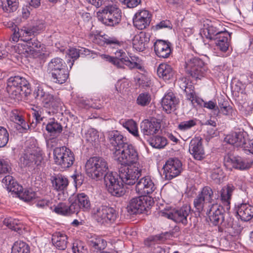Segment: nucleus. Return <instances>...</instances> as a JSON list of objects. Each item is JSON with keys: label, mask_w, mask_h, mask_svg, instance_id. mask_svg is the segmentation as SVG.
Listing matches in <instances>:
<instances>
[{"label": "nucleus", "mask_w": 253, "mask_h": 253, "mask_svg": "<svg viewBox=\"0 0 253 253\" xmlns=\"http://www.w3.org/2000/svg\"><path fill=\"white\" fill-rule=\"evenodd\" d=\"M114 159L123 166L120 169V177L129 185L135 184L141 176L142 167L138 162V154L131 144H125L121 149L113 152Z\"/></svg>", "instance_id": "nucleus-1"}, {"label": "nucleus", "mask_w": 253, "mask_h": 253, "mask_svg": "<svg viewBox=\"0 0 253 253\" xmlns=\"http://www.w3.org/2000/svg\"><path fill=\"white\" fill-rule=\"evenodd\" d=\"M108 169L107 161L103 158H90L86 163L85 170L87 175L96 180L101 179Z\"/></svg>", "instance_id": "nucleus-2"}, {"label": "nucleus", "mask_w": 253, "mask_h": 253, "mask_svg": "<svg viewBox=\"0 0 253 253\" xmlns=\"http://www.w3.org/2000/svg\"><path fill=\"white\" fill-rule=\"evenodd\" d=\"M33 96L36 100L42 102L44 107L52 109L51 112H47L49 115L51 113H55L62 104L60 98L58 96L50 93L42 86L37 87L34 91Z\"/></svg>", "instance_id": "nucleus-3"}, {"label": "nucleus", "mask_w": 253, "mask_h": 253, "mask_svg": "<svg viewBox=\"0 0 253 253\" xmlns=\"http://www.w3.org/2000/svg\"><path fill=\"white\" fill-rule=\"evenodd\" d=\"M47 71L51 74L53 81L59 84L64 83L68 78L65 62L60 58H52L48 63Z\"/></svg>", "instance_id": "nucleus-4"}, {"label": "nucleus", "mask_w": 253, "mask_h": 253, "mask_svg": "<svg viewBox=\"0 0 253 253\" xmlns=\"http://www.w3.org/2000/svg\"><path fill=\"white\" fill-rule=\"evenodd\" d=\"M98 20L108 26H115L121 20V10L116 5H108L97 13Z\"/></svg>", "instance_id": "nucleus-5"}, {"label": "nucleus", "mask_w": 253, "mask_h": 253, "mask_svg": "<svg viewBox=\"0 0 253 253\" xmlns=\"http://www.w3.org/2000/svg\"><path fill=\"white\" fill-rule=\"evenodd\" d=\"M92 215L97 222L108 225L115 221L118 216V212L112 207L101 205L95 207L92 209Z\"/></svg>", "instance_id": "nucleus-6"}, {"label": "nucleus", "mask_w": 253, "mask_h": 253, "mask_svg": "<svg viewBox=\"0 0 253 253\" xmlns=\"http://www.w3.org/2000/svg\"><path fill=\"white\" fill-rule=\"evenodd\" d=\"M103 177L107 191L112 195L121 197L124 195L125 190L123 183L128 184L122 180L120 174L118 175L116 173H107Z\"/></svg>", "instance_id": "nucleus-7"}, {"label": "nucleus", "mask_w": 253, "mask_h": 253, "mask_svg": "<svg viewBox=\"0 0 253 253\" xmlns=\"http://www.w3.org/2000/svg\"><path fill=\"white\" fill-rule=\"evenodd\" d=\"M185 68L186 74L196 79L204 77L206 71L203 61L193 56L188 57L185 61Z\"/></svg>", "instance_id": "nucleus-8"}, {"label": "nucleus", "mask_w": 253, "mask_h": 253, "mask_svg": "<svg viewBox=\"0 0 253 253\" xmlns=\"http://www.w3.org/2000/svg\"><path fill=\"white\" fill-rule=\"evenodd\" d=\"M53 155L55 164L63 169L70 168L75 161L73 152L66 147L55 148L54 149Z\"/></svg>", "instance_id": "nucleus-9"}, {"label": "nucleus", "mask_w": 253, "mask_h": 253, "mask_svg": "<svg viewBox=\"0 0 253 253\" xmlns=\"http://www.w3.org/2000/svg\"><path fill=\"white\" fill-rule=\"evenodd\" d=\"M153 204L150 197L141 195L131 199L127 206V211L130 215L142 213Z\"/></svg>", "instance_id": "nucleus-10"}, {"label": "nucleus", "mask_w": 253, "mask_h": 253, "mask_svg": "<svg viewBox=\"0 0 253 253\" xmlns=\"http://www.w3.org/2000/svg\"><path fill=\"white\" fill-rule=\"evenodd\" d=\"M245 133L242 131L235 132L227 135L224 141L227 143L234 145L237 147H241L244 150L253 154V138L246 142L245 138Z\"/></svg>", "instance_id": "nucleus-11"}, {"label": "nucleus", "mask_w": 253, "mask_h": 253, "mask_svg": "<svg viewBox=\"0 0 253 253\" xmlns=\"http://www.w3.org/2000/svg\"><path fill=\"white\" fill-rule=\"evenodd\" d=\"M43 152L37 148L23 154L20 158V163L24 167L39 166L43 161Z\"/></svg>", "instance_id": "nucleus-12"}, {"label": "nucleus", "mask_w": 253, "mask_h": 253, "mask_svg": "<svg viewBox=\"0 0 253 253\" xmlns=\"http://www.w3.org/2000/svg\"><path fill=\"white\" fill-rule=\"evenodd\" d=\"M164 174L168 180L179 175L182 170V165L181 162L176 158L169 159L163 166Z\"/></svg>", "instance_id": "nucleus-13"}, {"label": "nucleus", "mask_w": 253, "mask_h": 253, "mask_svg": "<svg viewBox=\"0 0 253 253\" xmlns=\"http://www.w3.org/2000/svg\"><path fill=\"white\" fill-rule=\"evenodd\" d=\"M190 211V206L185 205L179 209L173 210L172 211L166 213V215L168 218L173 220L176 223L185 225L188 223L187 217Z\"/></svg>", "instance_id": "nucleus-14"}, {"label": "nucleus", "mask_w": 253, "mask_h": 253, "mask_svg": "<svg viewBox=\"0 0 253 253\" xmlns=\"http://www.w3.org/2000/svg\"><path fill=\"white\" fill-rule=\"evenodd\" d=\"M25 42L23 44L24 50L28 55L33 58L41 57L42 55L40 51L41 42L36 38H25L22 39Z\"/></svg>", "instance_id": "nucleus-15"}, {"label": "nucleus", "mask_w": 253, "mask_h": 253, "mask_svg": "<svg viewBox=\"0 0 253 253\" xmlns=\"http://www.w3.org/2000/svg\"><path fill=\"white\" fill-rule=\"evenodd\" d=\"M151 19L152 15L149 11H138L133 18L134 26L139 30L145 29L149 26Z\"/></svg>", "instance_id": "nucleus-16"}, {"label": "nucleus", "mask_w": 253, "mask_h": 253, "mask_svg": "<svg viewBox=\"0 0 253 253\" xmlns=\"http://www.w3.org/2000/svg\"><path fill=\"white\" fill-rule=\"evenodd\" d=\"M156 189V186L149 176H144L140 179L136 183L135 190L136 193L144 196L151 194Z\"/></svg>", "instance_id": "nucleus-17"}, {"label": "nucleus", "mask_w": 253, "mask_h": 253, "mask_svg": "<svg viewBox=\"0 0 253 253\" xmlns=\"http://www.w3.org/2000/svg\"><path fill=\"white\" fill-rule=\"evenodd\" d=\"M70 203L75 207V212L78 213L80 210L88 211L90 208V202L88 197L84 193L78 194L76 196L70 198Z\"/></svg>", "instance_id": "nucleus-18"}, {"label": "nucleus", "mask_w": 253, "mask_h": 253, "mask_svg": "<svg viewBox=\"0 0 253 253\" xmlns=\"http://www.w3.org/2000/svg\"><path fill=\"white\" fill-rule=\"evenodd\" d=\"M206 213L213 225H218L223 222L224 220L223 209L218 204L209 205V209H207Z\"/></svg>", "instance_id": "nucleus-19"}, {"label": "nucleus", "mask_w": 253, "mask_h": 253, "mask_svg": "<svg viewBox=\"0 0 253 253\" xmlns=\"http://www.w3.org/2000/svg\"><path fill=\"white\" fill-rule=\"evenodd\" d=\"M189 151L195 160L200 161L205 158V151L201 137H196L191 140Z\"/></svg>", "instance_id": "nucleus-20"}, {"label": "nucleus", "mask_w": 253, "mask_h": 253, "mask_svg": "<svg viewBox=\"0 0 253 253\" xmlns=\"http://www.w3.org/2000/svg\"><path fill=\"white\" fill-rule=\"evenodd\" d=\"M10 119L14 123V127L20 133L26 132L30 128L21 113L17 110L11 112Z\"/></svg>", "instance_id": "nucleus-21"}, {"label": "nucleus", "mask_w": 253, "mask_h": 253, "mask_svg": "<svg viewBox=\"0 0 253 253\" xmlns=\"http://www.w3.org/2000/svg\"><path fill=\"white\" fill-rule=\"evenodd\" d=\"M161 128L160 122L156 119H146L140 124L141 132L144 135H151L157 133Z\"/></svg>", "instance_id": "nucleus-22"}, {"label": "nucleus", "mask_w": 253, "mask_h": 253, "mask_svg": "<svg viewBox=\"0 0 253 253\" xmlns=\"http://www.w3.org/2000/svg\"><path fill=\"white\" fill-rule=\"evenodd\" d=\"M108 139L110 145L113 148H112L113 152L115 150L121 149L122 147L128 143L126 142V139L124 137L121 133L117 130H113L108 132Z\"/></svg>", "instance_id": "nucleus-23"}, {"label": "nucleus", "mask_w": 253, "mask_h": 253, "mask_svg": "<svg viewBox=\"0 0 253 253\" xmlns=\"http://www.w3.org/2000/svg\"><path fill=\"white\" fill-rule=\"evenodd\" d=\"M90 51L84 47L70 48L66 51V58L67 63H69L71 69L74 64V61L80 56L89 55Z\"/></svg>", "instance_id": "nucleus-24"}, {"label": "nucleus", "mask_w": 253, "mask_h": 253, "mask_svg": "<svg viewBox=\"0 0 253 253\" xmlns=\"http://www.w3.org/2000/svg\"><path fill=\"white\" fill-rule=\"evenodd\" d=\"M150 36L148 33L140 32L134 36L132 39L133 47L139 51H143L147 47Z\"/></svg>", "instance_id": "nucleus-25"}, {"label": "nucleus", "mask_w": 253, "mask_h": 253, "mask_svg": "<svg viewBox=\"0 0 253 253\" xmlns=\"http://www.w3.org/2000/svg\"><path fill=\"white\" fill-rule=\"evenodd\" d=\"M156 54L160 58H167L171 52L170 43L165 41L158 40L154 44Z\"/></svg>", "instance_id": "nucleus-26"}, {"label": "nucleus", "mask_w": 253, "mask_h": 253, "mask_svg": "<svg viewBox=\"0 0 253 253\" xmlns=\"http://www.w3.org/2000/svg\"><path fill=\"white\" fill-rule=\"evenodd\" d=\"M178 103V99L175 97L172 92H169L166 94L162 100V105L163 109L167 113H170L176 110V106Z\"/></svg>", "instance_id": "nucleus-27"}, {"label": "nucleus", "mask_w": 253, "mask_h": 253, "mask_svg": "<svg viewBox=\"0 0 253 253\" xmlns=\"http://www.w3.org/2000/svg\"><path fill=\"white\" fill-rule=\"evenodd\" d=\"M237 213L244 221H248L253 217V207L248 204H242L237 208Z\"/></svg>", "instance_id": "nucleus-28"}, {"label": "nucleus", "mask_w": 253, "mask_h": 253, "mask_svg": "<svg viewBox=\"0 0 253 253\" xmlns=\"http://www.w3.org/2000/svg\"><path fill=\"white\" fill-rule=\"evenodd\" d=\"M50 179L53 187L57 191L65 190L69 184L67 178L60 174H54L51 176Z\"/></svg>", "instance_id": "nucleus-29"}, {"label": "nucleus", "mask_w": 253, "mask_h": 253, "mask_svg": "<svg viewBox=\"0 0 253 253\" xmlns=\"http://www.w3.org/2000/svg\"><path fill=\"white\" fill-rule=\"evenodd\" d=\"M20 87L22 86L24 89L25 96H27L30 93V84L28 81L24 78L21 76L11 77L7 81V83Z\"/></svg>", "instance_id": "nucleus-30"}, {"label": "nucleus", "mask_w": 253, "mask_h": 253, "mask_svg": "<svg viewBox=\"0 0 253 253\" xmlns=\"http://www.w3.org/2000/svg\"><path fill=\"white\" fill-rule=\"evenodd\" d=\"M88 244L91 250L96 253H109L103 251L106 247L107 242L101 238L92 237L88 241Z\"/></svg>", "instance_id": "nucleus-31"}, {"label": "nucleus", "mask_w": 253, "mask_h": 253, "mask_svg": "<svg viewBox=\"0 0 253 253\" xmlns=\"http://www.w3.org/2000/svg\"><path fill=\"white\" fill-rule=\"evenodd\" d=\"M235 188L232 184L223 187L220 191V200L222 204L226 206V209L230 208L231 196Z\"/></svg>", "instance_id": "nucleus-32"}, {"label": "nucleus", "mask_w": 253, "mask_h": 253, "mask_svg": "<svg viewBox=\"0 0 253 253\" xmlns=\"http://www.w3.org/2000/svg\"><path fill=\"white\" fill-rule=\"evenodd\" d=\"M67 236L64 233L56 232L52 235L51 241L58 250H64L67 248Z\"/></svg>", "instance_id": "nucleus-33"}, {"label": "nucleus", "mask_w": 253, "mask_h": 253, "mask_svg": "<svg viewBox=\"0 0 253 253\" xmlns=\"http://www.w3.org/2000/svg\"><path fill=\"white\" fill-rule=\"evenodd\" d=\"M2 183L9 192L15 193L22 189L13 177L9 175L5 176L2 180Z\"/></svg>", "instance_id": "nucleus-34"}, {"label": "nucleus", "mask_w": 253, "mask_h": 253, "mask_svg": "<svg viewBox=\"0 0 253 253\" xmlns=\"http://www.w3.org/2000/svg\"><path fill=\"white\" fill-rule=\"evenodd\" d=\"M180 87L184 90L186 94V97L188 100L192 103L196 96L193 89V86L191 83L189 84L186 78H182L178 81Z\"/></svg>", "instance_id": "nucleus-35"}, {"label": "nucleus", "mask_w": 253, "mask_h": 253, "mask_svg": "<svg viewBox=\"0 0 253 253\" xmlns=\"http://www.w3.org/2000/svg\"><path fill=\"white\" fill-rule=\"evenodd\" d=\"M157 74L160 78H163L164 80H169L172 77L173 71L169 65L162 63L158 67Z\"/></svg>", "instance_id": "nucleus-36"}, {"label": "nucleus", "mask_w": 253, "mask_h": 253, "mask_svg": "<svg viewBox=\"0 0 253 253\" xmlns=\"http://www.w3.org/2000/svg\"><path fill=\"white\" fill-rule=\"evenodd\" d=\"M229 38H230V35L226 31L214 40L217 48L220 51L226 52L228 49L230 45Z\"/></svg>", "instance_id": "nucleus-37"}, {"label": "nucleus", "mask_w": 253, "mask_h": 253, "mask_svg": "<svg viewBox=\"0 0 253 253\" xmlns=\"http://www.w3.org/2000/svg\"><path fill=\"white\" fill-rule=\"evenodd\" d=\"M70 205L65 203H59L54 209V211L57 214L62 215H70L75 213V207L70 203Z\"/></svg>", "instance_id": "nucleus-38"}, {"label": "nucleus", "mask_w": 253, "mask_h": 253, "mask_svg": "<svg viewBox=\"0 0 253 253\" xmlns=\"http://www.w3.org/2000/svg\"><path fill=\"white\" fill-rule=\"evenodd\" d=\"M6 90L11 98L19 100L22 96H25L24 89L22 86L18 87L11 84H7Z\"/></svg>", "instance_id": "nucleus-39"}, {"label": "nucleus", "mask_w": 253, "mask_h": 253, "mask_svg": "<svg viewBox=\"0 0 253 253\" xmlns=\"http://www.w3.org/2000/svg\"><path fill=\"white\" fill-rule=\"evenodd\" d=\"M46 130L51 134H56L60 133L62 131V126L60 123L55 121L54 118L50 119L47 124Z\"/></svg>", "instance_id": "nucleus-40"}, {"label": "nucleus", "mask_w": 253, "mask_h": 253, "mask_svg": "<svg viewBox=\"0 0 253 253\" xmlns=\"http://www.w3.org/2000/svg\"><path fill=\"white\" fill-rule=\"evenodd\" d=\"M4 225L19 234L23 233L22 225L18 223V221L11 217L5 218L3 221Z\"/></svg>", "instance_id": "nucleus-41"}, {"label": "nucleus", "mask_w": 253, "mask_h": 253, "mask_svg": "<svg viewBox=\"0 0 253 253\" xmlns=\"http://www.w3.org/2000/svg\"><path fill=\"white\" fill-rule=\"evenodd\" d=\"M121 124L133 136L136 137L139 136L137 124L133 120L129 119L122 121Z\"/></svg>", "instance_id": "nucleus-42"}, {"label": "nucleus", "mask_w": 253, "mask_h": 253, "mask_svg": "<svg viewBox=\"0 0 253 253\" xmlns=\"http://www.w3.org/2000/svg\"><path fill=\"white\" fill-rule=\"evenodd\" d=\"M193 204L194 207L199 212L202 211H207V209H209V205H211L199 195L194 200Z\"/></svg>", "instance_id": "nucleus-43"}, {"label": "nucleus", "mask_w": 253, "mask_h": 253, "mask_svg": "<svg viewBox=\"0 0 253 253\" xmlns=\"http://www.w3.org/2000/svg\"><path fill=\"white\" fill-rule=\"evenodd\" d=\"M0 5L3 11L10 13L15 11L18 7V2L16 0H2Z\"/></svg>", "instance_id": "nucleus-44"}, {"label": "nucleus", "mask_w": 253, "mask_h": 253, "mask_svg": "<svg viewBox=\"0 0 253 253\" xmlns=\"http://www.w3.org/2000/svg\"><path fill=\"white\" fill-rule=\"evenodd\" d=\"M11 253H30L29 246L23 241H17L11 248Z\"/></svg>", "instance_id": "nucleus-45"}, {"label": "nucleus", "mask_w": 253, "mask_h": 253, "mask_svg": "<svg viewBox=\"0 0 253 253\" xmlns=\"http://www.w3.org/2000/svg\"><path fill=\"white\" fill-rule=\"evenodd\" d=\"M85 138L88 143L95 146L99 139L98 132L93 128H89L85 134Z\"/></svg>", "instance_id": "nucleus-46"}, {"label": "nucleus", "mask_w": 253, "mask_h": 253, "mask_svg": "<svg viewBox=\"0 0 253 253\" xmlns=\"http://www.w3.org/2000/svg\"><path fill=\"white\" fill-rule=\"evenodd\" d=\"M167 143V139L161 136H156L149 140V144L153 148L161 149L164 148Z\"/></svg>", "instance_id": "nucleus-47"}, {"label": "nucleus", "mask_w": 253, "mask_h": 253, "mask_svg": "<svg viewBox=\"0 0 253 253\" xmlns=\"http://www.w3.org/2000/svg\"><path fill=\"white\" fill-rule=\"evenodd\" d=\"M210 204H213V192L212 189L209 186H205L198 194Z\"/></svg>", "instance_id": "nucleus-48"}, {"label": "nucleus", "mask_w": 253, "mask_h": 253, "mask_svg": "<svg viewBox=\"0 0 253 253\" xmlns=\"http://www.w3.org/2000/svg\"><path fill=\"white\" fill-rule=\"evenodd\" d=\"M208 35L207 38L210 40H215L219 37L221 36L222 34L225 33L226 31L219 30L218 28L213 25L209 26L207 29Z\"/></svg>", "instance_id": "nucleus-49"}, {"label": "nucleus", "mask_w": 253, "mask_h": 253, "mask_svg": "<svg viewBox=\"0 0 253 253\" xmlns=\"http://www.w3.org/2000/svg\"><path fill=\"white\" fill-rule=\"evenodd\" d=\"M18 197L25 202H30L35 197V193L31 190H25L23 189L18 192H15Z\"/></svg>", "instance_id": "nucleus-50"}, {"label": "nucleus", "mask_w": 253, "mask_h": 253, "mask_svg": "<svg viewBox=\"0 0 253 253\" xmlns=\"http://www.w3.org/2000/svg\"><path fill=\"white\" fill-rule=\"evenodd\" d=\"M151 96L148 92L140 93L136 99V103L141 106H147L151 102Z\"/></svg>", "instance_id": "nucleus-51"}, {"label": "nucleus", "mask_w": 253, "mask_h": 253, "mask_svg": "<svg viewBox=\"0 0 253 253\" xmlns=\"http://www.w3.org/2000/svg\"><path fill=\"white\" fill-rule=\"evenodd\" d=\"M235 165L234 169L244 170L250 168L251 167L252 163L240 156H236Z\"/></svg>", "instance_id": "nucleus-52"}, {"label": "nucleus", "mask_w": 253, "mask_h": 253, "mask_svg": "<svg viewBox=\"0 0 253 253\" xmlns=\"http://www.w3.org/2000/svg\"><path fill=\"white\" fill-rule=\"evenodd\" d=\"M236 156L230 154H226L224 157L223 163L225 167L230 170L234 169Z\"/></svg>", "instance_id": "nucleus-53"}, {"label": "nucleus", "mask_w": 253, "mask_h": 253, "mask_svg": "<svg viewBox=\"0 0 253 253\" xmlns=\"http://www.w3.org/2000/svg\"><path fill=\"white\" fill-rule=\"evenodd\" d=\"M211 177L214 180L220 181L223 177V172L220 166L214 165L212 166Z\"/></svg>", "instance_id": "nucleus-54"}, {"label": "nucleus", "mask_w": 253, "mask_h": 253, "mask_svg": "<svg viewBox=\"0 0 253 253\" xmlns=\"http://www.w3.org/2000/svg\"><path fill=\"white\" fill-rule=\"evenodd\" d=\"M135 80L137 84L143 87L149 86L151 84L150 80L143 74H138L136 76Z\"/></svg>", "instance_id": "nucleus-55"}, {"label": "nucleus", "mask_w": 253, "mask_h": 253, "mask_svg": "<svg viewBox=\"0 0 253 253\" xmlns=\"http://www.w3.org/2000/svg\"><path fill=\"white\" fill-rule=\"evenodd\" d=\"M107 44L113 48L118 49L124 46V42L120 41L114 37L109 36L107 40Z\"/></svg>", "instance_id": "nucleus-56"}, {"label": "nucleus", "mask_w": 253, "mask_h": 253, "mask_svg": "<svg viewBox=\"0 0 253 253\" xmlns=\"http://www.w3.org/2000/svg\"><path fill=\"white\" fill-rule=\"evenodd\" d=\"M84 244L81 241H76L73 244L72 251L74 253H87Z\"/></svg>", "instance_id": "nucleus-57"}, {"label": "nucleus", "mask_w": 253, "mask_h": 253, "mask_svg": "<svg viewBox=\"0 0 253 253\" xmlns=\"http://www.w3.org/2000/svg\"><path fill=\"white\" fill-rule=\"evenodd\" d=\"M9 139V134L6 129L0 126V148L3 147L7 143Z\"/></svg>", "instance_id": "nucleus-58"}, {"label": "nucleus", "mask_w": 253, "mask_h": 253, "mask_svg": "<svg viewBox=\"0 0 253 253\" xmlns=\"http://www.w3.org/2000/svg\"><path fill=\"white\" fill-rule=\"evenodd\" d=\"M164 239V235L162 234L151 236L145 240L144 244L146 246L150 247L155 243H158V241H163Z\"/></svg>", "instance_id": "nucleus-59"}, {"label": "nucleus", "mask_w": 253, "mask_h": 253, "mask_svg": "<svg viewBox=\"0 0 253 253\" xmlns=\"http://www.w3.org/2000/svg\"><path fill=\"white\" fill-rule=\"evenodd\" d=\"M196 125V122L193 120L183 121L181 122L178 126V128L181 131H186L190 129L192 127Z\"/></svg>", "instance_id": "nucleus-60"}, {"label": "nucleus", "mask_w": 253, "mask_h": 253, "mask_svg": "<svg viewBox=\"0 0 253 253\" xmlns=\"http://www.w3.org/2000/svg\"><path fill=\"white\" fill-rule=\"evenodd\" d=\"M101 56L102 58L112 63L114 65L116 66L118 68L123 67L122 64H123V61H121V59L115 58L114 57L110 56L106 54H102Z\"/></svg>", "instance_id": "nucleus-61"}, {"label": "nucleus", "mask_w": 253, "mask_h": 253, "mask_svg": "<svg viewBox=\"0 0 253 253\" xmlns=\"http://www.w3.org/2000/svg\"><path fill=\"white\" fill-rule=\"evenodd\" d=\"M101 56L102 58L112 63L114 65L116 66L118 68L123 67L122 64H123V61H121V59L115 58L114 57L110 56L106 54H102Z\"/></svg>", "instance_id": "nucleus-62"}, {"label": "nucleus", "mask_w": 253, "mask_h": 253, "mask_svg": "<svg viewBox=\"0 0 253 253\" xmlns=\"http://www.w3.org/2000/svg\"><path fill=\"white\" fill-rule=\"evenodd\" d=\"M101 56L102 58L112 63L114 65L116 66L118 68L123 67L122 64H123V61H121V59L115 58L114 57L110 56L106 54H102Z\"/></svg>", "instance_id": "nucleus-63"}, {"label": "nucleus", "mask_w": 253, "mask_h": 253, "mask_svg": "<svg viewBox=\"0 0 253 253\" xmlns=\"http://www.w3.org/2000/svg\"><path fill=\"white\" fill-rule=\"evenodd\" d=\"M109 36L106 34L103 35H95L92 37V41L94 43L100 45H104L107 44V39Z\"/></svg>", "instance_id": "nucleus-64"}]
</instances>
